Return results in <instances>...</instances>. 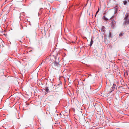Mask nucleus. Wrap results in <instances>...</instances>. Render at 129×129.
<instances>
[{"mask_svg": "<svg viewBox=\"0 0 129 129\" xmlns=\"http://www.w3.org/2000/svg\"><path fill=\"white\" fill-rule=\"evenodd\" d=\"M103 20L105 21H107L108 20L107 19L105 16H103Z\"/></svg>", "mask_w": 129, "mask_h": 129, "instance_id": "obj_10", "label": "nucleus"}, {"mask_svg": "<svg viewBox=\"0 0 129 129\" xmlns=\"http://www.w3.org/2000/svg\"><path fill=\"white\" fill-rule=\"evenodd\" d=\"M102 84L101 83L100 84V85L99 86V87H98V88H97V89H98V90H100L101 89V88L102 87Z\"/></svg>", "mask_w": 129, "mask_h": 129, "instance_id": "obj_9", "label": "nucleus"}, {"mask_svg": "<svg viewBox=\"0 0 129 129\" xmlns=\"http://www.w3.org/2000/svg\"><path fill=\"white\" fill-rule=\"evenodd\" d=\"M93 41L92 40V39H91V41L90 42V46H91L92 45V44H93Z\"/></svg>", "mask_w": 129, "mask_h": 129, "instance_id": "obj_11", "label": "nucleus"}, {"mask_svg": "<svg viewBox=\"0 0 129 129\" xmlns=\"http://www.w3.org/2000/svg\"><path fill=\"white\" fill-rule=\"evenodd\" d=\"M96 15H97V12H96V13H95V17L96 16Z\"/></svg>", "mask_w": 129, "mask_h": 129, "instance_id": "obj_15", "label": "nucleus"}, {"mask_svg": "<svg viewBox=\"0 0 129 129\" xmlns=\"http://www.w3.org/2000/svg\"><path fill=\"white\" fill-rule=\"evenodd\" d=\"M89 124L88 121L86 122L85 124L83 125V126L85 127H89Z\"/></svg>", "mask_w": 129, "mask_h": 129, "instance_id": "obj_5", "label": "nucleus"}, {"mask_svg": "<svg viewBox=\"0 0 129 129\" xmlns=\"http://www.w3.org/2000/svg\"><path fill=\"white\" fill-rule=\"evenodd\" d=\"M112 19V18H110V19Z\"/></svg>", "mask_w": 129, "mask_h": 129, "instance_id": "obj_16", "label": "nucleus"}, {"mask_svg": "<svg viewBox=\"0 0 129 129\" xmlns=\"http://www.w3.org/2000/svg\"><path fill=\"white\" fill-rule=\"evenodd\" d=\"M124 33H123L122 32H121L120 34H119V37L122 36H123L124 35Z\"/></svg>", "mask_w": 129, "mask_h": 129, "instance_id": "obj_7", "label": "nucleus"}, {"mask_svg": "<svg viewBox=\"0 0 129 129\" xmlns=\"http://www.w3.org/2000/svg\"><path fill=\"white\" fill-rule=\"evenodd\" d=\"M20 41L21 42V41Z\"/></svg>", "mask_w": 129, "mask_h": 129, "instance_id": "obj_17", "label": "nucleus"}, {"mask_svg": "<svg viewBox=\"0 0 129 129\" xmlns=\"http://www.w3.org/2000/svg\"><path fill=\"white\" fill-rule=\"evenodd\" d=\"M112 22L111 23V26L112 27H114L115 25V21L114 20H112Z\"/></svg>", "mask_w": 129, "mask_h": 129, "instance_id": "obj_4", "label": "nucleus"}, {"mask_svg": "<svg viewBox=\"0 0 129 129\" xmlns=\"http://www.w3.org/2000/svg\"><path fill=\"white\" fill-rule=\"evenodd\" d=\"M99 8L98 9V10H97V13L99 11Z\"/></svg>", "mask_w": 129, "mask_h": 129, "instance_id": "obj_14", "label": "nucleus"}, {"mask_svg": "<svg viewBox=\"0 0 129 129\" xmlns=\"http://www.w3.org/2000/svg\"><path fill=\"white\" fill-rule=\"evenodd\" d=\"M127 3V1H123V3L125 5H126Z\"/></svg>", "mask_w": 129, "mask_h": 129, "instance_id": "obj_12", "label": "nucleus"}, {"mask_svg": "<svg viewBox=\"0 0 129 129\" xmlns=\"http://www.w3.org/2000/svg\"><path fill=\"white\" fill-rule=\"evenodd\" d=\"M45 91L46 92L48 93L49 92V90L48 88V87H46L45 88Z\"/></svg>", "mask_w": 129, "mask_h": 129, "instance_id": "obj_8", "label": "nucleus"}, {"mask_svg": "<svg viewBox=\"0 0 129 129\" xmlns=\"http://www.w3.org/2000/svg\"><path fill=\"white\" fill-rule=\"evenodd\" d=\"M97 109L98 110V111H97V112H98L97 114L100 115H102L103 112L102 108L99 105L97 106Z\"/></svg>", "mask_w": 129, "mask_h": 129, "instance_id": "obj_2", "label": "nucleus"}, {"mask_svg": "<svg viewBox=\"0 0 129 129\" xmlns=\"http://www.w3.org/2000/svg\"><path fill=\"white\" fill-rule=\"evenodd\" d=\"M103 29V30L105 28V27L104 26L102 27Z\"/></svg>", "mask_w": 129, "mask_h": 129, "instance_id": "obj_13", "label": "nucleus"}, {"mask_svg": "<svg viewBox=\"0 0 129 129\" xmlns=\"http://www.w3.org/2000/svg\"><path fill=\"white\" fill-rule=\"evenodd\" d=\"M59 64L57 63L56 61H55L54 62L53 65V68L56 69L59 67Z\"/></svg>", "mask_w": 129, "mask_h": 129, "instance_id": "obj_3", "label": "nucleus"}, {"mask_svg": "<svg viewBox=\"0 0 129 129\" xmlns=\"http://www.w3.org/2000/svg\"><path fill=\"white\" fill-rule=\"evenodd\" d=\"M124 24H129V13L127 12L124 18Z\"/></svg>", "mask_w": 129, "mask_h": 129, "instance_id": "obj_1", "label": "nucleus"}, {"mask_svg": "<svg viewBox=\"0 0 129 129\" xmlns=\"http://www.w3.org/2000/svg\"><path fill=\"white\" fill-rule=\"evenodd\" d=\"M116 85L115 84H113V86H112V91H113L114 90V89H115V88L116 86Z\"/></svg>", "mask_w": 129, "mask_h": 129, "instance_id": "obj_6", "label": "nucleus"}]
</instances>
